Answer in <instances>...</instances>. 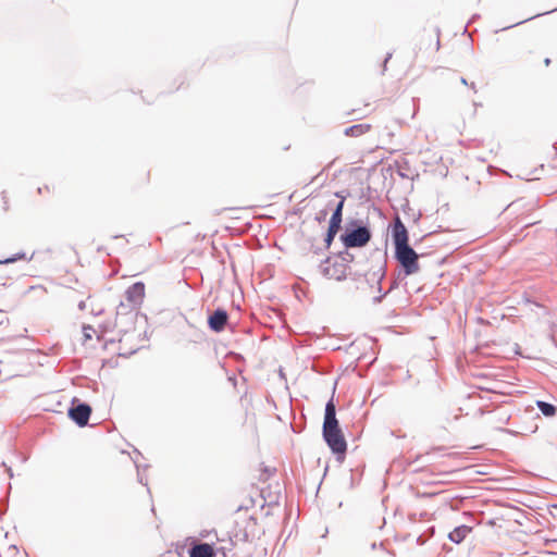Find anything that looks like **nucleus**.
Returning a JSON list of instances; mask_svg holds the SVG:
<instances>
[{
    "instance_id": "obj_13",
    "label": "nucleus",
    "mask_w": 557,
    "mask_h": 557,
    "mask_svg": "<svg viewBox=\"0 0 557 557\" xmlns=\"http://www.w3.org/2000/svg\"><path fill=\"white\" fill-rule=\"evenodd\" d=\"M129 300H139L145 296V284L137 282L133 284L127 290Z\"/></svg>"
},
{
    "instance_id": "obj_5",
    "label": "nucleus",
    "mask_w": 557,
    "mask_h": 557,
    "mask_svg": "<svg viewBox=\"0 0 557 557\" xmlns=\"http://www.w3.org/2000/svg\"><path fill=\"white\" fill-rule=\"evenodd\" d=\"M91 414V407L86 404H79L69 409V417L79 426H85Z\"/></svg>"
},
{
    "instance_id": "obj_2",
    "label": "nucleus",
    "mask_w": 557,
    "mask_h": 557,
    "mask_svg": "<svg viewBox=\"0 0 557 557\" xmlns=\"http://www.w3.org/2000/svg\"><path fill=\"white\" fill-rule=\"evenodd\" d=\"M237 525L239 531L243 532V539L245 541H253L263 534V530L259 524L257 517L253 515L247 516L245 513V516L237 521Z\"/></svg>"
},
{
    "instance_id": "obj_10",
    "label": "nucleus",
    "mask_w": 557,
    "mask_h": 557,
    "mask_svg": "<svg viewBox=\"0 0 557 557\" xmlns=\"http://www.w3.org/2000/svg\"><path fill=\"white\" fill-rule=\"evenodd\" d=\"M371 128H372L371 124H368V123L356 124L350 127H347L344 131V134L349 137H359V136H362V135L367 134L368 132H370Z\"/></svg>"
},
{
    "instance_id": "obj_17",
    "label": "nucleus",
    "mask_w": 557,
    "mask_h": 557,
    "mask_svg": "<svg viewBox=\"0 0 557 557\" xmlns=\"http://www.w3.org/2000/svg\"><path fill=\"white\" fill-rule=\"evenodd\" d=\"M91 332H94L91 326H84V336L86 339L91 338Z\"/></svg>"
},
{
    "instance_id": "obj_1",
    "label": "nucleus",
    "mask_w": 557,
    "mask_h": 557,
    "mask_svg": "<svg viewBox=\"0 0 557 557\" xmlns=\"http://www.w3.org/2000/svg\"><path fill=\"white\" fill-rule=\"evenodd\" d=\"M396 259L404 267L407 275L419 271L418 253L408 245L395 249Z\"/></svg>"
},
{
    "instance_id": "obj_6",
    "label": "nucleus",
    "mask_w": 557,
    "mask_h": 557,
    "mask_svg": "<svg viewBox=\"0 0 557 557\" xmlns=\"http://www.w3.org/2000/svg\"><path fill=\"white\" fill-rule=\"evenodd\" d=\"M393 239L395 244V249L408 246V232L400 218L397 215L395 218L394 226H393Z\"/></svg>"
},
{
    "instance_id": "obj_14",
    "label": "nucleus",
    "mask_w": 557,
    "mask_h": 557,
    "mask_svg": "<svg viewBox=\"0 0 557 557\" xmlns=\"http://www.w3.org/2000/svg\"><path fill=\"white\" fill-rule=\"evenodd\" d=\"M536 406L545 417H554L557 412V408L554 405L542 400H537Z\"/></svg>"
},
{
    "instance_id": "obj_16",
    "label": "nucleus",
    "mask_w": 557,
    "mask_h": 557,
    "mask_svg": "<svg viewBox=\"0 0 557 557\" xmlns=\"http://www.w3.org/2000/svg\"><path fill=\"white\" fill-rule=\"evenodd\" d=\"M25 259H26V255L25 253H16L13 257H9L7 259L0 260V264L12 263V262H15L17 260H25Z\"/></svg>"
},
{
    "instance_id": "obj_11",
    "label": "nucleus",
    "mask_w": 557,
    "mask_h": 557,
    "mask_svg": "<svg viewBox=\"0 0 557 557\" xmlns=\"http://www.w3.org/2000/svg\"><path fill=\"white\" fill-rule=\"evenodd\" d=\"M471 528L470 527H467V525H460V527H457L455 528L448 535L449 540L455 542V543H460L462 542L466 536L471 532Z\"/></svg>"
},
{
    "instance_id": "obj_12",
    "label": "nucleus",
    "mask_w": 557,
    "mask_h": 557,
    "mask_svg": "<svg viewBox=\"0 0 557 557\" xmlns=\"http://www.w3.org/2000/svg\"><path fill=\"white\" fill-rule=\"evenodd\" d=\"M344 203H345V197H342L341 201L336 206V209L334 210V212L331 216L329 225L341 228V224H342V220H343L342 216H343Z\"/></svg>"
},
{
    "instance_id": "obj_3",
    "label": "nucleus",
    "mask_w": 557,
    "mask_h": 557,
    "mask_svg": "<svg viewBox=\"0 0 557 557\" xmlns=\"http://www.w3.org/2000/svg\"><path fill=\"white\" fill-rule=\"evenodd\" d=\"M370 239L371 233L364 226H360L347 232L345 235H342V242L347 248L363 247L370 242Z\"/></svg>"
},
{
    "instance_id": "obj_18",
    "label": "nucleus",
    "mask_w": 557,
    "mask_h": 557,
    "mask_svg": "<svg viewBox=\"0 0 557 557\" xmlns=\"http://www.w3.org/2000/svg\"><path fill=\"white\" fill-rule=\"evenodd\" d=\"M550 62H552V61H550V59H549V58L544 59V64H545V66H549V65H550Z\"/></svg>"
},
{
    "instance_id": "obj_7",
    "label": "nucleus",
    "mask_w": 557,
    "mask_h": 557,
    "mask_svg": "<svg viewBox=\"0 0 557 557\" xmlns=\"http://www.w3.org/2000/svg\"><path fill=\"white\" fill-rule=\"evenodd\" d=\"M335 428H339V423L338 420L336 419L335 405L331 399L325 406L323 430H332Z\"/></svg>"
},
{
    "instance_id": "obj_8",
    "label": "nucleus",
    "mask_w": 557,
    "mask_h": 557,
    "mask_svg": "<svg viewBox=\"0 0 557 557\" xmlns=\"http://www.w3.org/2000/svg\"><path fill=\"white\" fill-rule=\"evenodd\" d=\"M227 313L224 310H216L209 317L208 323L212 331L221 332L224 330L227 322Z\"/></svg>"
},
{
    "instance_id": "obj_9",
    "label": "nucleus",
    "mask_w": 557,
    "mask_h": 557,
    "mask_svg": "<svg viewBox=\"0 0 557 557\" xmlns=\"http://www.w3.org/2000/svg\"><path fill=\"white\" fill-rule=\"evenodd\" d=\"M213 546L208 543L196 544L189 549V557H214Z\"/></svg>"
},
{
    "instance_id": "obj_15",
    "label": "nucleus",
    "mask_w": 557,
    "mask_h": 557,
    "mask_svg": "<svg viewBox=\"0 0 557 557\" xmlns=\"http://www.w3.org/2000/svg\"><path fill=\"white\" fill-rule=\"evenodd\" d=\"M339 231L338 227H334L332 225H329V230H327V234H326V237H325V243H326V246L330 247L335 235L337 234V232Z\"/></svg>"
},
{
    "instance_id": "obj_4",
    "label": "nucleus",
    "mask_w": 557,
    "mask_h": 557,
    "mask_svg": "<svg viewBox=\"0 0 557 557\" xmlns=\"http://www.w3.org/2000/svg\"><path fill=\"white\" fill-rule=\"evenodd\" d=\"M323 437L333 453L342 455L345 454L347 443L341 428L323 430Z\"/></svg>"
}]
</instances>
